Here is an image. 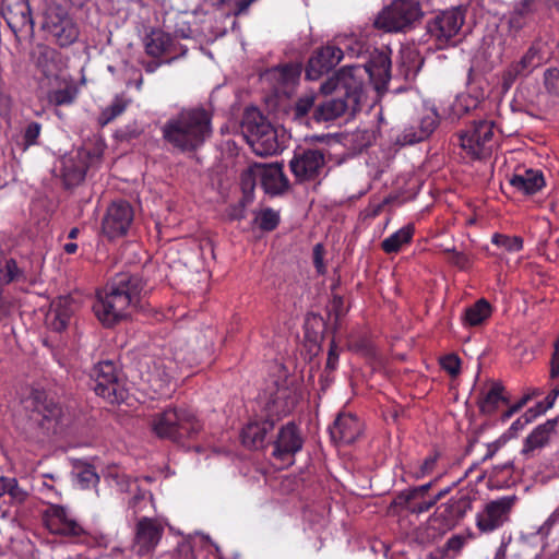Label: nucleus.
Wrapping results in <instances>:
<instances>
[{
	"label": "nucleus",
	"mask_w": 559,
	"mask_h": 559,
	"mask_svg": "<svg viewBox=\"0 0 559 559\" xmlns=\"http://www.w3.org/2000/svg\"><path fill=\"white\" fill-rule=\"evenodd\" d=\"M143 289V281L136 274L121 272L106 286L97 290L93 311L99 322L107 328L126 319L134 308Z\"/></svg>",
	"instance_id": "f257e3e1"
},
{
	"label": "nucleus",
	"mask_w": 559,
	"mask_h": 559,
	"mask_svg": "<svg viewBox=\"0 0 559 559\" xmlns=\"http://www.w3.org/2000/svg\"><path fill=\"white\" fill-rule=\"evenodd\" d=\"M212 119L202 106L182 108L162 127L163 139L181 153L195 152L212 136Z\"/></svg>",
	"instance_id": "f03ea898"
},
{
	"label": "nucleus",
	"mask_w": 559,
	"mask_h": 559,
	"mask_svg": "<svg viewBox=\"0 0 559 559\" xmlns=\"http://www.w3.org/2000/svg\"><path fill=\"white\" fill-rule=\"evenodd\" d=\"M355 67L343 68L335 80H329L321 85L324 94L335 93L329 99L318 105L313 112L317 121H331L341 117L346 111L355 112L360 109L364 96V83L356 78Z\"/></svg>",
	"instance_id": "7ed1b4c3"
},
{
	"label": "nucleus",
	"mask_w": 559,
	"mask_h": 559,
	"mask_svg": "<svg viewBox=\"0 0 559 559\" xmlns=\"http://www.w3.org/2000/svg\"><path fill=\"white\" fill-rule=\"evenodd\" d=\"M27 413L25 431L31 439L43 442L59 432L62 426V407L40 389H32L23 400Z\"/></svg>",
	"instance_id": "20e7f679"
},
{
	"label": "nucleus",
	"mask_w": 559,
	"mask_h": 559,
	"mask_svg": "<svg viewBox=\"0 0 559 559\" xmlns=\"http://www.w3.org/2000/svg\"><path fill=\"white\" fill-rule=\"evenodd\" d=\"M150 428L159 439L181 443L197 437L202 424L190 411L171 407L151 416Z\"/></svg>",
	"instance_id": "39448f33"
},
{
	"label": "nucleus",
	"mask_w": 559,
	"mask_h": 559,
	"mask_svg": "<svg viewBox=\"0 0 559 559\" xmlns=\"http://www.w3.org/2000/svg\"><path fill=\"white\" fill-rule=\"evenodd\" d=\"M241 129L255 154L269 156L282 151L276 130L258 108L245 110Z\"/></svg>",
	"instance_id": "423d86ee"
},
{
	"label": "nucleus",
	"mask_w": 559,
	"mask_h": 559,
	"mask_svg": "<svg viewBox=\"0 0 559 559\" xmlns=\"http://www.w3.org/2000/svg\"><path fill=\"white\" fill-rule=\"evenodd\" d=\"M421 16L420 4L416 0H394L374 20V27L384 32H400L411 26Z\"/></svg>",
	"instance_id": "0eeeda50"
},
{
	"label": "nucleus",
	"mask_w": 559,
	"mask_h": 559,
	"mask_svg": "<svg viewBox=\"0 0 559 559\" xmlns=\"http://www.w3.org/2000/svg\"><path fill=\"white\" fill-rule=\"evenodd\" d=\"M495 123L488 120L474 121L460 134V145L472 159L489 156L495 145Z\"/></svg>",
	"instance_id": "6e6552de"
},
{
	"label": "nucleus",
	"mask_w": 559,
	"mask_h": 559,
	"mask_svg": "<svg viewBox=\"0 0 559 559\" xmlns=\"http://www.w3.org/2000/svg\"><path fill=\"white\" fill-rule=\"evenodd\" d=\"M43 28L48 32L60 47H68L76 41L79 26L59 4L49 5L44 12Z\"/></svg>",
	"instance_id": "1a4fd4ad"
},
{
	"label": "nucleus",
	"mask_w": 559,
	"mask_h": 559,
	"mask_svg": "<svg viewBox=\"0 0 559 559\" xmlns=\"http://www.w3.org/2000/svg\"><path fill=\"white\" fill-rule=\"evenodd\" d=\"M464 23L459 9L442 11L431 17L426 25L427 34L438 49H443L454 41Z\"/></svg>",
	"instance_id": "9d476101"
},
{
	"label": "nucleus",
	"mask_w": 559,
	"mask_h": 559,
	"mask_svg": "<svg viewBox=\"0 0 559 559\" xmlns=\"http://www.w3.org/2000/svg\"><path fill=\"white\" fill-rule=\"evenodd\" d=\"M95 393L110 404H120L126 401L128 391L118 381L117 366L112 360H100L94 367Z\"/></svg>",
	"instance_id": "9b49d317"
},
{
	"label": "nucleus",
	"mask_w": 559,
	"mask_h": 559,
	"mask_svg": "<svg viewBox=\"0 0 559 559\" xmlns=\"http://www.w3.org/2000/svg\"><path fill=\"white\" fill-rule=\"evenodd\" d=\"M134 221L133 206L124 200L114 201L102 219V233L112 240L126 236Z\"/></svg>",
	"instance_id": "f8f14e48"
},
{
	"label": "nucleus",
	"mask_w": 559,
	"mask_h": 559,
	"mask_svg": "<svg viewBox=\"0 0 559 559\" xmlns=\"http://www.w3.org/2000/svg\"><path fill=\"white\" fill-rule=\"evenodd\" d=\"M325 154L318 148H299L289 162L297 182L314 181L325 167Z\"/></svg>",
	"instance_id": "ddd939ff"
},
{
	"label": "nucleus",
	"mask_w": 559,
	"mask_h": 559,
	"mask_svg": "<svg viewBox=\"0 0 559 559\" xmlns=\"http://www.w3.org/2000/svg\"><path fill=\"white\" fill-rule=\"evenodd\" d=\"M515 500V496H504L486 503L476 515L477 528L483 533H491L500 528L510 520Z\"/></svg>",
	"instance_id": "4468645a"
},
{
	"label": "nucleus",
	"mask_w": 559,
	"mask_h": 559,
	"mask_svg": "<svg viewBox=\"0 0 559 559\" xmlns=\"http://www.w3.org/2000/svg\"><path fill=\"white\" fill-rule=\"evenodd\" d=\"M102 152L99 150L78 151L74 156L62 162L61 177L66 188L79 186L85 178L90 166L99 163Z\"/></svg>",
	"instance_id": "2eb2a0df"
},
{
	"label": "nucleus",
	"mask_w": 559,
	"mask_h": 559,
	"mask_svg": "<svg viewBox=\"0 0 559 559\" xmlns=\"http://www.w3.org/2000/svg\"><path fill=\"white\" fill-rule=\"evenodd\" d=\"M43 522L48 531L56 535L78 537L85 533L71 512L59 504H49L43 512Z\"/></svg>",
	"instance_id": "dca6fc26"
},
{
	"label": "nucleus",
	"mask_w": 559,
	"mask_h": 559,
	"mask_svg": "<svg viewBox=\"0 0 559 559\" xmlns=\"http://www.w3.org/2000/svg\"><path fill=\"white\" fill-rule=\"evenodd\" d=\"M1 15L15 35L32 33L34 29L28 0H3Z\"/></svg>",
	"instance_id": "f3484780"
},
{
	"label": "nucleus",
	"mask_w": 559,
	"mask_h": 559,
	"mask_svg": "<svg viewBox=\"0 0 559 559\" xmlns=\"http://www.w3.org/2000/svg\"><path fill=\"white\" fill-rule=\"evenodd\" d=\"M163 533L164 526L157 520L146 516L140 519L132 545L133 551L140 557L151 555L158 545Z\"/></svg>",
	"instance_id": "a211bd4d"
},
{
	"label": "nucleus",
	"mask_w": 559,
	"mask_h": 559,
	"mask_svg": "<svg viewBox=\"0 0 559 559\" xmlns=\"http://www.w3.org/2000/svg\"><path fill=\"white\" fill-rule=\"evenodd\" d=\"M341 48L328 45L317 49L310 57L306 67V79L319 80L322 75L333 70L343 59Z\"/></svg>",
	"instance_id": "6ab92c4d"
},
{
	"label": "nucleus",
	"mask_w": 559,
	"mask_h": 559,
	"mask_svg": "<svg viewBox=\"0 0 559 559\" xmlns=\"http://www.w3.org/2000/svg\"><path fill=\"white\" fill-rule=\"evenodd\" d=\"M472 503L473 498L468 492H457L447 503L442 504L435 516L429 520L427 531L435 528L433 524L439 518L443 520L444 528L454 525L472 509Z\"/></svg>",
	"instance_id": "aec40b11"
},
{
	"label": "nucleus",
	"mask_w": 559,
	"mask_h": 559,
	"mask_svg": "<svg viewBox=\"0 0 559 559\" xmlns=\"http://www.w3.org/2000/svg\"><path fill=\"white\" fill-rule=\"evenodd\" d=\"M304 440L294 423L283 426L274 442L273 456L283 462L292 463L293 456L302 448Z\"/></svg>",
	"instance_id": "412c9836"
},
{
	"label": "nucleus",
	"mask_w": 559,
	"mask_h": 559,
	"mask_svg": "<svg viewBox=\"0 0 559 559\" xmlns=\"http://www.w3.org/2000/svg\"><path fill=\"white\" fill-rule=\"evenodd\" d=\"M542 63L540 49L532 45L522 58L512 62L502 73V85L509 90L521 76H527L535 68Z\"/></svg>",
	"instance_id": "4be33fe9"
},
{
	"label": "nucleus",
	"mask_w": 559,
	"mask_h": 559,
	"mask_svg": "<svg viewBox=\"0 0 559 559\" xmlns=\"http://www.w3.org/2000/svg\"><path fill=\"white\" fill-rule=\"evenodd\" d=\"M362 429V424L356 415L340 413L330 427V435L337 444H350L361 436Z\"/></svg>",
	"instance_id": "5701e85b"
},
{
	"label": "nucleus",
	"mask_w": 559,
	"mask_h": 559,
	"mask_svg": "<svg viewBox=\"0 0 559 559\" xmlns=\"http://www.w3.org/2000/svg\"><path fill=\"white\" fill-rule=\"evenodd\" d=\"M259 183L265 193L277 195L285 192L289 187V181L283 168L278 164H260Z\"/></svg>",
	"instance_id": "b1692460"
},
{
	"label": "nucleus",
	"mask_w": 559,
	"mask_h": 559,
	"mask_svg": "<svg viewBox=\"0 0 559 559\" xmlns=\"http://www.w3.org/2000/svg\"><path fill=\"white\" fill-rule=\"evenodd\" d=\"M438 126V116L430 112L424 116L417 124L404 128L397 138L401 145H412L428 139Z\"/></svg>",
	"instance_id": "393cba45"
},
{
	"label": "nucleus",
	"mask_w": 559,
	"mask_h": 559,
	"mask_svg": "<svg viewBox=\"0 0 559 559\" xmlns=\"http://www.w3.org/2000/svg\"><path fill=\"white\" fill-rule=\"evenodd\" d=\"M36 69L48 80L57 79L61 71V55L53 48L39 45L33 53Z\"/></svg>",
	"instance_id": "a878e982"
},
{
	"label": "nucleus",
	"mask_w": 559,
	"mask_h": 559,
	"mask_svg": "<svg viewBox=\"0 0 559 559\" xmlns=\"http://www.w3.org/2000/svg\"><path fill=\"white\" fill-rule=\"evenodd\" d=\"M200 352H174L171 357H167L163 361L165 376L167 377V385L178 374L192 371L199 365Z\"/></svg>",
	"instance_id": "bb28decb"
},
{
	"label": "nucleus",
	"mask_w": 559,
	"mask_h": 559,
	"mask_svg": "<svg viewBox=\"0 0 559 559\" xmlns=\"http://www.w3.org/2000/svg\"><path fill=\"white\" fill-rule=\"evenodd\" d=\"M556 425V419H549L544 424L538 425L526 437L523 444L522 454L527 459L535 456L536 451L548 444L551 436L555 433Z\"/></svg>",
	"instance_id": "cd10ccee"
},
{
	"label": "nucleus",
	"mask_w": 559,
	"mask_h": 559,
	"mask_svg": "<svg viewBox=\"0 0 559 559\" xmlns=\"http://www.w3.org/2000/svg\"><path fill=\"white\" fill-rule=\"evenodd\" d=\"M27 278L28 274L24 261L4 253L0 261V287L24 284Z\"/></svg>",
	"instance_id": "c85d7f7f"
},
{
	"label": "nucleus",
	"mask_w": 559,
	"mask_h": 559,
	"mask_svg": "<svg viewBox=\"0 0 559 559\" xmlns=\"http://www.w3.org/2000/svg\"><path fill=\"white\" fill-rule=\"evenodd\" d=\"M537 11L536 0H520L514 3L512 11L509 13L508 25L510 32L516 35L524 27L528 26L534 20Z\"/></svg>",
	"instance_id": "c756f323"
},
{
	"label": "nucleus",
	"mask_w": 559,
	"mask_h": 559,
	"mask_svg": "<svg viewBox=\"0 0 559 559\" xmlns=\"http://www.w3.org/2000/svg\"><path fill=\"white\" fill-rule=\"evenodd\" d=\"M365 71L369 74V78L374 82L378 91L386 88V85L391 79V60L384 52H379L371 57Z\"/></svg>",
	"instance_id": "7c9ffc66"
},
{
	"label": "nucleus",
	"mask_w": 559,
	"mask_h": 559,
	"mask_svg": "<svg viewBox=\"0 0 559 559\" xmlns=\"http://www.w3.org/2000/svg\"><path fill=\"white\" fill-rule=\"evenodd\" d=\"M274 430V421L270 419L249 423L242 430V443L250 449H260L265 444L269 433Z\"/></svg>",
	"instance_id": "2f4dec72"
},
{
	"label": "nucleus",
	"mask_w": 559,
	"mask_h": 559,
	"mask_svg": "<svg viewBox=\"0 0 559 559\" xmlns=\"http://www.w3.org/2000/svg\"><path fill=\"white\" fill-rule=\"evenodd\" d=\"M510 185L523 194L533 195L544 188L545 179L540 170L530 168L523 174L513 175Z\"/></svg>",
	"instance_id": "473e14b6"
},
{
	"label": "nucleus",
	"mask_w": 559,
	"mask_h": 559,
	"mask_svg": "<svg viewBox=\"0 0 559 559\" xmlns=\"http://www.w3.org/2000/svg\"><path fill=\"white\" fill-rule=\"evenodd\" d=\"M492 311L490 302L485 298H480L465 309L462 317L463 323L465 326H480L489 320Z\"/></svg>",
	"instance_id": "72a5a7b5"
},
{
	"label": "nucleus",
	"mask_w": 559,
	"mask_h": 559,
	"mask_svg": "<svg viewBox=\"0 0 559 559\" xmlns=\"http://www.w3.org/2000/svg\"><path fill=\"white\" fill-rule=\"evenodd\" d=\"M173 43L174 39L169 34L162 29H152L144 40L145 52L153 58H159L169 52Z\"/></svg>",
	"instance_id": "f704fd0d"
},
{
	"label": "nucleus",
	"mask_w": 559,
	"mask_h": 559,
	"mask_svg": "<svg viewBox=\"0 0 559 559\" xmlns=\"http://www.w3.org/2000/svg\"><path fill=\"white\" fill-rule=\"evenodd\" d=\"M415 228L412 224H408L391 236L382 240L380 247L386 254L397 253L404 245H408L413 240Z\"/></svg>",
	"instance_id": "c9c22d12"
},
{
	"label": "nucleus",
	"mask_w": 559,
	"mask_h": 559,
	"mask_svg": "<svg viewBox=\"0 0 559 559\" xmlns=\"http://www.w3.org/2000/svg\"><path fill=\"white\" fill-rule=\"evenodd\" d=\"M5 495L9 496L11 504H22L28 497V492L19 485L16 478L1 476L0 499Z\"/></svg>",
	"instance_id": "e433bc0d"
},
{
	"label": "nucleus",
	"mask_w": 559,
	"mask_h": 559,
	"mask_svg": "<svg viewBox=\"0 0 559 559\" xmlns=\"http://www.w3.org/2000/svg\"><path fill=\"white\" fill-rule=\"evenodd\" d=\"M502 392L503 386L500 383H493L491 388L487 392L483 393L478 400L480 412L484 414H492L496 412L500 403L506 401Z\"/></svg>",
	"instance_id": "4c0bfd02"
},
{
	"label": "nucleus",
	"mask_w": 559,
	"mask_h": 559,
	"mask_svg": "<svg viewBox=\"0 0 559 559\" xmlns=\"http://www.w3.org/2000/svg\"><path fill=\"white\" fill-rule=\"evenodd\" d=\"M72 310L67 306V300H59L52 306L49 313V325L56 332H61L67 329L70 323Z\"/></svg>",
	"instance_id": "58836bf2"
},
{
	"label": "nucleus",
	"mask_w": 559,
	"mask_h": 559,
	"mask_svg": "<svg viewBox=\"0 0 559 559\" xmlns=\"http://www.w3.org/2000/svg\"><path fill=\"white\" fill-rule=\"evenodd\" d=\"M259 170L260 164L255 163L241 173L240 186L243 194L242 198L246 201H253V191L259 182Z\"/></svg>",
	"instance_id": "ea45409f"
},
{
	"label": "nucleus",
	"mask_w": 559,
	"mask_h": 559,
	"mask_svg": "<svg viewBox=\"0 0 559 559\" xmlns=\"http://www.w3.org/2000/svg\"><path fill=\"white\" fill-rule=\"evenodd\" d=\"M130 103L131 100L123 94L116 95L111 104L103 109L99 116L100 123L104 126L114 121L117 117L124 112Z\"/></svg>",
	"instance_id": "a19ab883"
},
{
	"label": "nucleus",
	"mask_w": 559,
	"mask_h": 559,
	"mask_svg": "<svg viewBox=\"0 0 559 559\" xmlns=\"http://www.w3.org/2000/svg\"><path fill=\"white\" fill-rule=\"evenodd\" d=\"M74 476L78 486L82 489L94 487L99 481V476L95 468L88 464L78 466Z\"/></svg>",
	"instance_id": "79ce46f5"
},
{
	"label": "nucleus",
	"mask_w": 559,
	"mask_h": 559,
	"mask_svg": "<svg viewBox=\"0 0 559 559\" xmlns=\"http://www.w3.org/2000/svg\"><path fill=\"white\" fill-rule=\"evenodd\" d=\"M254 222L262 231H273L277 228L281 218L278 212L271 207H266L260 211L255 216Z\"/></svg>",
	"instance_id": "37998d69"
},
{
	"label": "nucleus",
	"mask_w": 559,
	"mask_h": 559,
	"mask_svg": "<svg viewBox=\"0 0 559 559\" xmlns=\"http://www.w3.org/2000/svg\"><path fill=\"white\" fill-rule=\"evenodd\" d=\"M491 242L508 252H519L523 249V239L520 236H508L496 233L491 237Z\"/></svg>",
	"instance_id": "c03bdc74"
},
{
	"label": "nucleus",
	"mask_w": 559,
	"mask_h": 559,
	"mask_svg": "<svg viewBox=\"0 0 559 559\" xmlns=\"http://www.w3.org/2000/svg\"><path fill=\"white\" fill-rule=\"evenodd\" d=\"M439 364L442 370H444L452 378L457 377L461 372L462 360L453 352L440 356Z\"/></svg>",
	"instance_id": "a18cd8bd"
},
{
	"label": "nucleus",
	"mask_w": 559,
	"mask_h": 559,
	"mask_svg": "<svg viewBox=\"0 0 559 559\" xmlns=\"http://www.w3.org/2000/svg\"><path fill=\"white\" fill-rule=\"evenodd\" d=\"M75 99V92L71 87L49 92L48 100L56 106L70 105Z\"/></svg>",
	"instance_id": "49530a36"
},
{
	"label": "nucleus",
	"mask_w": 559,
	"mask_h": 559,
	"mask_svg": "<svg viewBox=\"0 0 559 559\" xmlns=\"http://www.w3.org/2000/svg\"><path fill=\"white\" fill-rule=\"evenodd\" d=\"M544 87L554 97H559V69L549 68L544 72Z\"/></svg>",
	"instance_id": "de8ad7c7"
},
{
	"label": "nucleus",
	"mask_w": 559,
	"mask_h": 559,
	"mask_svg": "<svg viewBox=\"0 0 559 559\" xmlns=\"http://www.w3.org/2000/svg\"><path fill=\"white\" fill-rule=\"evenodd\" d=\"M278 80L285 84H294L298 81L301 70L300 67L293 63H287L277 69Z\"/></svg>",
	"instance_id": "09e8293b"
},
{
	"label": "nucleus",
	"mask_w": 559,
	"mask_h": 559,
	"mask_svg": "<svg viewBox=\"0 0 559 559\" xmlns=\"http://www.w3.org/2000/svg\"><path fill=\"white\" fill-rule=\"evenodd\" d=\"M41 132V124L36 121L28 123L23 133L24 150L38 143V138Z\"/></svg>",
	"instance_id": "8fccbe9b"
},
{
	"label": "nucleus",
	"mask_w": 559,
	"mask_h": 559,
	"mask_svg": "<svg viewBox=\"0 0 559 559\" xmlns=\"http://www.w3.org/2000/svg\"><path fill=\"white\" fill-rule=\"evenodd\" d=\"M314 104V97L313 96H305L300 97L295 106H294V116L296 119H301L306 117Z\"/></svg>",
	"instance_id": "3c124183"
},
{
	"label": "nucleus",
	"mask_w": 559,
	"mask_h": 559,
	"mask_svg": "<svg viewBox=\"0 0 559 559\" xmlns=\"http://www.w3.org/2000/svg\"><path fill=\"white\" fill-rule=\"evenodd\" d=\"M451 255L449 262L462 271H467L472 266V260L468 255L463 252L456 251L455 249L448 251Z\"/></svg>",
	"instance_id": "603ef678"
},
{
	"label": "nucleus",
	"mask_w": 559,
	"mask_h": 559,
	"mask_svg": "<svg viewBox=\"0 0 559 559\" xmlns=\"http://www.w3.org/2000/svg\"><path fill=\"white\" fill-rule=\"evenodd\" d=\"M431 484H426V485H423V486H419V487H415V488H412L409 490H406L404 492H402L400 496H399V503L402 504V503H408L411 501H414L415 499H417L418 497H423L427 491L428 489L430 488Z\"/></svg>",
	"instance_id": "864d4df0"
},
{
	"label": "nucleus",
	"mask_w": 559,
	"mask_h": 559,
	"mask_svg": "<svg viewBox=\"0 0 559 559\" xmlns=\"http://www.w3.org/2000/svg\"><path fill=\"white\" fill-rule=\"evenodd\" d=\"M438 455L432 454L427 456L424 462L419 465L418 469L415 471L414 475L416 478H423L429 474H431L437 465Z\"/></svg>",
	"instance_id": "5fc2aeb1"
},
{
	"label": "nucleus",
	"mask_w": 559,
	"mask_h": 559,
	"mask_svg": "<svg viewBox=\"0 0 559 559\" xmlns=\"http://www.w3.org/2000/svg\"><path fill=\"white\" fill-rule=\"evenodd\" d=\"M251 201H246L243 198L236 204L227 209V217L229 221H241L246 216V206Z\"/></svg>",
	"instance_id": "6e6d98bb"
},
{
	"label": "nucleus",
	"mask_w": 559,
	"mask_h": 559,
	"mask_svg": "<svg viewBox=\"0 0 559 559\" xmlns=\"http://www.w3.org/2000/svg\"><path fill=\"white\" fill-rule=\"evenodd\" d=\"M441 496L442 493H439L436 498L430 500H426L419 503H413V501H411L404 504L409 511L414 513H424L427 512L430 508H432Z\"/></svg>",
	"instance_id": "4d7b16f0"
},
{
	"label": "nucleus",
	"mask_w": 559,
	"mask_h": 559,
	"mask_svg": "<svg viewBox=\"0 0 559 559\" xmlns=\"http://www.w3.org/2000/svg\"><path fill=\"white\" fill-rule=\"evenodd\" d=\"M536 415L537 414L534 409H528L511 425L510 430H513L514 432L522 430L527 424H530L536 417Z\"/></svg>",
	"instance_id": "13d9d810"
},
{
	"label": "nucleus",
	"mask_w": 559,
	"mask_h": 559,
	"mask_svg": "<svg viewBox=\"0 0 559 559\" xmlns=\"http://www.w3.org/2000/svg\"><path fill=\"white\" fill-rule=\"evenodd\" d=\"M464 544L465 538L460 535H455L449 538V540L445 544V547L447 550L449 551L459 552L464 547Z\"/></svg>",
	"instance_id": "bf43d9fd"
},
{
	"label": "nucleus",
	"mask_w": 559,
	"mask_h": 559,
	"mask_svg": "<svg viewBox=\"0 0 559 559\" xmlns=\"http://www.w3.org/2000/svg\"><path fill=\"white\" fill-rule=\"evenodd\" d=\"M321 251H322V246L320 243L316 245V247L313 249V263H314L317 271L319 273L323 274L325 267L323 264V258H322Z\"/></svg>",
	"instance_id": "052dcab7"
},
{
	"label": "nucleus",
	"mask_w": 559,
	"mask_h": 559,
	"mask_svg": "<svg viewBox=\"0 0 559 559\" xmlns=\"http://www.w3.org/2000/svg\"><path fill=\"white\" fill-rule=\"evenodd\" d=\"M550 379L552 381L559 380V352H554L550 360Z\"/></svg>",
	"instance_id": "680f3d73"
},
{
	"label": "nucleus",
	"mask_w": 559,
	"mask_h": 559,
	"mask_svg": "<svg viewBox=\"0 0 559 559\" xmlns=\"http://www.w3.org/2000/svg\"><path fill=\"white\" fill-rule=\"evenodd\" d=\"M255 1L257 0H238L236 2L235 15L238 16L245 14L250 8V5Z\"/></svg>",
	"instance_id": "e2e57ef3"
},
{
	"label": "nucleus",
	"mask_w": 559,
	"mask_h": 559,
	"mask_svg": "<svg viewBox=\"0 0 559 559\" xmlns=\"http://www.w3.org/2000/svg\"><path fill=\"white\" fill-rule=\"evenodd\" d=\"M559 396V381L558 383H554L550 392L546 396V402L548 407H552L556 399Z\"/></svg>",
	"instance_id": "0e129e2a"
},
{
	"label": "nucleus",
	"mask_w": 559,
	"mask_h": 559,
	"mask_svg": "<svg viewBox=\"0 0 559 559\" xmlns=\"http://www.w3.org/2000/svg\"><path fill=\"white\" fill-rule=\"evenodd\" d=\"M142 66L147 73H154L162 66V62L158 60H150L143 61Z\"/></svg>",
	"instance_id": "69168bd1"
},
{
	"label": "nucleus",
	"mask_w": 559,
	"mask_h": 559,
	"mask_svg": "<svg viewBox=\"0 0 559 559\" xmlns=\"http://www.w3.org/2000/svg\"><path fill=\"white\" fill-rule=\"evenodd\" d=\"M338 361V352H329L326 367L330 369H335Z\"/></svg>",
	"instance_id": "338daca9"
},
{
	"label": "nucleus",
	"mask_w": 559,
	"mask_h": 559,
	"mask_svg": "<svg viewBox=\"0 0 559 559\" xmlns=\"http://www.w3.org/2000/svg\"><path fill=\"white\" fill-rule=\"evenodd\" d=\"M41 492L43 493H46V495H56L58 496V492L56 490V488L52 486V485H49L48 483L46 481H43V487H41Z\"/></svg>",
	"instance_id": "774afa93"
}]
</instances>
